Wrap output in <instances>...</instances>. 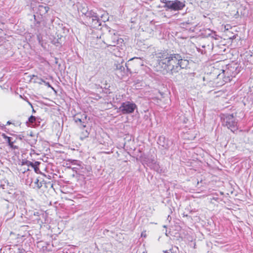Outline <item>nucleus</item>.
Masks as SVG:
<instances>
[{
  "label": "nucleus",
  "mask_w": 253,
  "mask_h": 253,
  "mask_svg": "<svg viewBox=\"0 0 253 253\" xmlns=\"http://www.w3.org/2000/svg\"><path fill=\"white\" fill-rule=\"evenodd\" d=\"M223 122L225 126L232 131L236 128L237 123L233 114L226 115L223 118Z\"/></svg>",
  "instance_id": "39448f33"
},
{
  "label": "nucleus",
  "mask_w": 253,
  "mask_h": 253,
  "mask_svg": "<svg viewBox=\"0 0 253 253\" xmlns=\"http://www.w3.org/2000/svg\"><path fill=\"white\" fill-rule=\"evenodd\" d=\"M10 124H11V123L10 121H7L6 124V125H9Z\"/></svg>",
  "instance_id": "a211bd4d"
},
{
  "label": "nucleus",
  "mask_w": 253,
  "mask_h": 253,
  "mask_svg": "<svg viewBox=\"0 0 253 253\" xmlns=\"http://www.w3.org/2000/svg\"><path fill=\"white\" fill-rule=\"evenodd\" d=\"M26 164L28 166H31L34 169L36 173H40L41 172L39 167L40 162L36 161L35 163H32L31 162L27 161L26 162Z\"/></svg>",
  "instance_id": "9d476101"
},
{
  "label": "nucleus",
  "mask_w": 253,
  "mask_h": 253,
  "mask_svg": "<svg viewBox=\"0 0 253 253\" xmlns=\"http://www.w3.org/2000/svg\"><path fill=\"white\" fill-rule=\"evenodd\" d=\"M224 28H225V29L227 31L231 27L230 25H225Z\"/></svg>",
  "instance_id": "dca6fc26"
},
{
  "label": "nucleus",
  "mask_w": 253,
  "mask_h": 253,
  "mask_svg": "<svg viewBox=\"0 0 253 253\" xmlns=\"http://www.w3.org/2000/svg\"><path fill=\"white\" fill-rule=\"evenodd\" d=\"M141 237H146V231H143L141 234Z\"/></svg>",
  "instance_id": "f3484780"
},
{
  "label": "nucleus",
  "mask_w": 253,
  "mask_h": 253,
  "mask_svg": "<svg viewBox=\"0 0 253 253\" xmlns=\"http://www.w3.org/2000/svg\"><path fill=\"white\" fill-rule=\"evenodd\" d=\"M220 71L224 73L226 77L225 80L229 82L237 74V67L235 66L230 64L227 65L225 69H222Z\"/></svg>",
  "instance_id": "7ed1b4c3"
},
{
  "label": "nucleus",
  "mask_w": 253,
  "mask_h": 253,
  "mask_svg": "<svg viewBox=\"0 0 253 253\" xmlns=\"http://www.w3.org/2000/svg\"><path fill=\"white\" fill-rule=\"evenodd\" d=\"M89 132L85 128H80L79 132L78 133V136L80 139L82 140H84L88 137Z\"/></svg>",
  "instance_id": "1a4fd4ad"
},
{
  "label": "nucleus",
  "mask_w": 253,
  "mask_h": 253,
  "mask_svg": "<svg viewBox=\"0 0 253 253\" xmlns=\"http://www.w3.org/2000/svg\"><path fill=\"white\" fill-rule=\"evenodd\" d=\"M29 122L31 124L34 123L36 121V118L34 116H31L28 119Z\"/></svg>",
  "instance_id": "2eb2a0df"
},
{
  "label": "nucleus",
  "mask_w": 253,
  "mask_h": 253,
  "mask_svg": "<svg viewBox=\"0 0 253 253\" xmlns=\"http://www.w3.org/2000/svg\"><path fill=\"white\" fill-rule=\"evenodd\" d=\"M158 64L167 73L171 74L177 73L185 67L183 63H188V61L183 59L181 55L178 53L169 54L167 52L160 53L158 56Z\"/></svg>",
  "instance_id": "f257e3e1"
},
{
  "label": "nucleus",
  "mask_w": 253,
  "mask_h": 253,
  "mask_svg": "<svg viewBox=\"0 0 253 253\" xmlns=\"http://www.w3.org/2000/svg\"><path fill=\"white\" fill-rule=\"evenodd\" d=\"M184 4L178 0L174 1H168L166 3V6L167 8L173 10H181L184 7Z\"/></svg>",
  "instance_id": "423d86ee"
},
{
  "label": "nucleus",
  "mask_w": 253,
  "mask_h": 253,
  "mask_svg": "<svg viewBox=\"0 0 253 253\" xmlns=\"http://www.w3.org/2000/svg\"><path fill=\"white\" fill-rule=\"evenodd\" d=\"M199 131L195 128H192L184 133V139L188 140H193L197 137Z\"/></svg>",
  "instance_id": "6e6552de"
},
{
  "label": "nucleus",
  "mask_w": 253,
  "mask_h": 253,
  "mask_svg": "<svg viewBox=\"0 0 253 253\" xmlns=\"http://www.w3.org/2000/svg\"><path fill=\"white\" fill-rule=\"evenodd\" d=\"M136 108L137 106L135 103L126 101L121 104L119 109L123 114H126L133 113Z\"/></svg>",
  "instance_id": "20e7f679"
},
{
  "label": "nucleus",
  "mask_w": 253,
  "mask_h": 253,
  "mask_svg": "<svg viewBox=\"0 0 253 253\" xmlns=\"http://www.w3.org/2000/svg\"><path fill=\"white\" fill-rule=\"evenodd\" d=\"M87 115L84 114L82 116L81 118L76 117L74 119L75 123L78 125L79 128H85L87 124L86 121Z\"/></svg>",
  "instance_id": "0eeeda50"
},
{
  "label": "nucleus",
  "mask_w": 253,
  "mask_h": 253,
  "mask_svg": "<svg viewBox=\"0 0 253 253\" xmlns=\"http://www.w3.org/2000/svg\"><path fill=\"white\" fill-rule=\"evenodd\" d=\"M49 9V8L48 6H44L42 5H40L38 6V11L41 15L46 13L48 11Z\"/></svg>",
  "instance_id": "f8f14e48"
},
{
  "label": "nucleus",
  "mask_w": 253,
  "mask_h": 253,
  "mask_svg": "<svg viewBox=\"0 0 253 253\" xmlns=\"http://www.w3.org/2000/svg\"><path fill=\"white\" fill-rule=\"evenodd\" d=\"M33 77H36V78H37L40 81V82H38L39 84H42V83H44L45 85H46L47 86H48L49 87H50L53 90H54V88L51 86V85L49 83L46 82L44 81L42 79H39L37 76H35L34 75H32V77H31V79H32V78Z\"/></svg>",
  "instance_id": "ddd939ff"
},
{
  "label": "nucleus",
  "mask_w": 253,
  "mask_h": 253,
  "mask_svg": "<svg viewBox=\"0 0 253 253\" xmlns=\"http://www.w3.org/2000/svg\"><path fill=\"white\" fill-rule=\"evenodd\" d=\"M1 136L7 142V143H8V145L10 148L13 149H18V147L17 146L14 145V142L13 141H11V138L10 137L7 136L5 133H2Z\"/></svg>",
  "instance_id": "9b49d317"
},
{
  "label": "nucleus",
  "mask_w": 253,
  "mask_h": 253,
  "mask_svg": "<svg viewBox=\"0 0 253 253\" xmlns=\"http://www.w3.org/2000/svg\"><path fill=\"white\" fill-rule=\"evenodd\" d=\"M207 79L209 85L213 87L221 86L229 81H226V77L224 73L218 71V69L214 68L212 72L208 74L204 80Z\"/></svg>",
  "instance_id": "f03ea898"
},
{
  "label": "nucleus",
  "mask_w": 253,
  "mask_h": 253,
  "mask_svg": "<svg viewBox=\"0 0 253 253\" xmlns=\"http://www.w3.org/2000/svg\"><path fill=\"white\" fill-rule=\"evenodd\" d=\"M35 187L38 189H40L42 186V184L41 182H39V180L38 179H36L35 181Z\"/></svg>",
  "instance_id": "4468645a"
}]
</instances>
